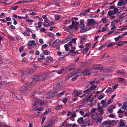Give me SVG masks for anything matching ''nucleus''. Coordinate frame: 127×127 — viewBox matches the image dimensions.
<instances>
[{
  "label": "nucleus",
  "instance_id": "obj_1",
  "mask_svg": "<svg viewBox=\"0 0 127 127\" xmlns=\"http://www.w3.org/2000/svg\"><path fill=\"white\" fill-rule=\"evenodd\" d=\"M77 122L79 123H84L87 122L88 124L90 125H92L94 124V122L93 121L91 120H83V118L82 117H80L78 119Z\"/></svg>",
  "mask_w": 127,
  "mask_h": 127
},
{
  "label": "nucleus",
  "instance_id": "obj_2",
  "mask_svg": "<svg viewBox=\"0 0 127 127\" xmlns=\"http://www.w3.org/2000/svg\"><path fill=\"white\" fill-rule=\"evenodd\" d=\"M35 101L34 103L33 104V107L37 105L38 103H39L41 105H42L45 103V102L44 100H41V99H39L38 98H35Z\"/></svg>",
  "mask_w": 127,
  "mask_h": 127
},
{
  "label": "nucleus",
  "instance_id": "obj_3",
  "mask_svg": "<svg viewBox=\"0 0 127 127\" xmlns=\"http://www.w3.org/2000/svg\"><path fill=\"white\" fill-rule=\"evenodd\" d=\"M97 87V86H95L94 84H93L89 88L84 90L83 91V92L84 93H86L87 94H89L91 92L92 90H95Z\"/></svg>",
  "mask_w": 127,
  "mask_h": 127
},
{
  "label": "nucleus",
  "instance_id": "obj_4",
  "mask_svg": "<svg viewBox=\"0 0 127 127\" xmlns=\"http://www.w3.org/2000/svg\"><path fill=\"white\" fill-rule=\"evenodd\" d=\"M30 86L29 85V84L28 83L25 85L23 86L22 88V90L20 91L21 93H23L24 92L30 88Z\"/></svg>",
  "mask_w": 127,
  "mask_h": 127
},
{
  "label": "nucleus",
  "instance_id": "obj_5",
  "mask_svg": "<svg viewBox=\"0 0 127 127\" xmlns=\"http://www.w3.org/2000/svg\"><path fill=\"white\" fill-rule=\"evenodd\" d=\"M105 122L108 126H113L116 124V121L115 120H110Z\"/></svg>",
  "mask_w": 127,
  "mask_h": 127
},
{
  "label": "nucleus",
  "instance_id": "obj_6",
  "mask_svg": "<svg viewBox=\"0 0 127 127\" xmlns=\"http://www.w3.org/2000/svg\"><path fill=\"white\" fill-rule=\"evenodd\" d=\"M42 78V76L40 74H37L36 76H34L33 77L34 81L36 82L39 80H40Z\"/></svg>",
  "mask_w": 127,
  "mask_h": 127
},
{
  "label": "nucleus",
  "instance_id": "obj_7",
  "mask_svg": "<svg viewBox=\"0 0 127 127\" xmlns=\"http://www.w3.org/2000/svg\"><path fill=\"white\" fill-rule=\"evenodd\" d=\"M76 67L75 64H72L71 65L68 66H67V69L69 71H71L72 70H74L75 69Z\"/></svg>",
  "mask_w": 127,
  "mask_h": 127
},
{
  "label": "nucleus",
  "instance_id": "obj_8",
  "mask_svg": "<svg viewBox=\"0 0 127 127\" xmlns=\"http://www.w3.org/2000/svg\"><path fill=\"white\" fill-rule=\"evenodd\" d=\"M26 72L23 71H22L21 74L22 75L21 76L22 79L24 80L27 77V75L26 74Z\"/></svg>",
  "mask_w": 127,
  "mask_h": 127
},
{
  "label": "nucleus",
  "instance_id": "obj_9",
  "mask_svg": "<svg viewBox=\"0 0 127 127\" xmlns=\"http://www.w3.org/2000/svg\"><path fill=\"white\" fill-rule=\"evenodd\" d=\"M87 25L91 26L92 24L94 23L95 22L94 20L93 19H88L87 20Z\"/></svg>",
  "mask_w": 127,
  "mask_h": 127
},
{
  "label": "nucleus",
  "instance_id": "obj_10",
  "mask_svg": "<svg viewBox=\"0 0 127 127\" xmlns=\"http://www.w3.org/2000/svg\"><path fill=\"white\" fill-rule=\"evenodd\" d=\"M60 41L59 39L56 40L53 43L52 46L53 47H57L59 44Z\"/></svg>",
  "mask_w": 127,
  "mask_h": 127
},
{
  "label": "nucleus",
  "instance_id": "obj_11",
  "mask_svg": "<svg viewBox=\"0 0 127 127\" xmlns=\"http://www.w3.org/2000/svg\"><path fill=\"white\" fill-rule=\"evenodd\" d=\"M101 104H102V106L103 107H107L109 104L108 103L105 101V100H103L101 101Z\"/></svg>",
  "mask_w": 127,
  "mask_h": 127
},
{
  "label": "nucleus",
  "instance_id": "obj_12",
  "mask_svg": "<svg viewBox=\"0 0 127 127\" xmlns=\"http://www.w3.org/2000/svg\"><path fill=\"white\" fill-rule=\"evenodd\" d=\"M123 9H121L119 10H118V9L117 8H115L114 9V13L115 14H117L118 13H120L121 11V10H123Z\"/></svg>",
  "mask_w": 127,
  "mask_h": 127
},
{
  "label": "nucleus",
  "instance_id": "obj_13",
  "mask_svg": "<svg viewBox=\"0 0 127 127\" xmlns=\"http://www.w3.org/2000/svg\"><path fill=\"white\" fill-rule=\"evenodd\" d=\"M91 117L94 120H96L97 116V113H92Z\"/></svg>",
  "mask_w": 127,
  "mask_h": 127
},
{
  "label": "nucleus",
  "instance_id": "obj_14",
  "mask_svg": "<svg viewBox=\"0 0 127 127\" xmlns=\"http://www.w3.org/2000/svg\"><path fill=\"white\" fill-rule=\"evenodd\" d=\"M83 73V74L84 76L87 75H90L91 74V73L89 72L88 70H86L82 72Z\"/></svg>",
  "mask_w": 127,
  "mask_h": 127
},
{
  "label": "nucleus",
  "instance_id": "obj_15",
  "mask_svg": "<svg viewBox=\"0 0 127 127\" xmlns=\"http://www.w3.org/2000/svg\"><path fill=\"white\" fill-rule=\"evenodd\" d=\"M61 87L62 88L61 86L55 84L53 86V89L54 90H57L59 88H60Z\"/></svg>",
  "mask_w": 127,
  "mask_h": 127
},
{
  "label": "nucleus",
  "instance_id": "obj_16",
  "mask_svg": "<svg viewBox=\"0 0 127 127\" xmlns=\"http://www.w3.org/2000/svg\"><path fill=\"white\" fill-rule=\"evenodd\" d=\"M15 96L18 100H21L23 99L22 97L20 95L18 94L16 95Z\"/></svg>",
  "mask_w": 127,
  "mask_h": 127
},
{
  "label": "nucleus",
  "instance_id": "obj_17",
  "mask_svg": "<svg viewBox=\"0 0 127 127\" xmlns=\"http://www.w3.org/2000/svg\"><path fill=\"white\" fill-rule=\"evenodd\" d=\"M102 107H103L102 106V107H100L97 108L98 111L101 113H102L103 112V109Z\"/></svg>",
  "mask_w": 127,
  "mask_h": 127
},
{
  "label": "nucleus",
  "instance_id": "obj_18",
  "mask_svg": "<svg viewBox=\"0 0 127 127\" xmlns=\"http://www.w3.org/2000/svg\"><path fill=\"white\" fill-rule=\"evenodd\" d=\"M73 94H75V96H77L80 95L81 93L80 92H78V91L76 90L74 91L73 93Z\"/></svg>",
  "mask_w": 127,
  "mask_h": 127
},
{
  "label": "nucleus",
  "instance_id": "obj_19",
  "mask_svg": "<svg viewBox=\"0 0 127 127\" xmlns=\"http://www.w3.org/2000/svg\"><path fill=\"white\" fill-rule=\"evenodd\" d=\"M112 92V88L110 87H109L105 92V93H108L109 92Z\"/></svg>",
  "mask_w": 127,
  "mask_h": 127
},
{
  "label": "nucleus",
  "instance_id": "obj_20",
  "mask_svg": "<svg viewBox=\"0 0 127 127\" xmlns=\"http://www.w3.org/2000/svg\"><path fill=\"white\" fill-rule=\"evenodd\" d=\"M120 127H124L125 126V124L124 122L122 120L120 121Z\"/></svg>",
  "mask_w": 127,
  "mask_h": 127
},
{
  "label": "nucleus",
  "instance_id": "obj_21",
  "mask_svg": "<svg viewBox=\"0 0 127 127\" xmlns=\"http://www.w3.org/2000/svg\"><path fill=\"white\" fill-rule=\"evenodd\" d=\"M115 14L114 13L113 11L111 10L109 11L108 13V14L109 16L115 15Z\"/></svg>",
  "mask_w": 127,
  "mask_h": 127
},
{
  "label": "nucleus",
  "instance_id": "obj_22",
  "mask_svg": "<svg viewBox=\"0 0 127 127\" xmlns=\"http://www.w3.org/2000/svg\"><path fill=\"white\" fill-rule=\"evenodd\" d=\"M123 0H120L119 1L117 4V5L118 6L123 5Z\"/></svg>",
  "mask_w": 127,
  "mask_h": 127
},
{
  "label": "nucleus",
  "instance_id": "obj_23",
  "mask_svg": "<svg viewBox=\"0 0 127 127\" xmlns=\"http://www.w3.org/2000/svg\"><path fill=\"white\" fill-rule=\"evenodd\" d=\"M51 111V109L50 108H48L46 109L43 113V115H45L47 114V113H49Z\"/></svg>",
  "mask_w": 127,
  "mask_h": 127
},
{
  "label": "nucleus",
  "instance_id": "obj_24",
  "mask_svg": "<svg viewBox=\"0 0 127 127\" xmlns=\"http://www.w3.org/2000/svg\"><path fill=\"white\" fill-rule=\"evenodd\" d=\"M102 21H103V23H105L108 21V20L105 17H104L102 18Z\"/></svg>",
  "mask_w": 127,
  "mask_h": 127
},
{
  "label": "nucleus",
  "instance_id": "obj_25",
  "mask_svg": "<svg viewBox=\"0 0 127 127\" xmlns=\"http://www.w3.org/2000/svg\"><path fill=\"white\" fill-rule=\"evenodd\" d=\"M62 106L61 105H58L55 107V109L56 110H59L61 109L62 107Z\"/></svg>",
  "mask_w": 127,
  "mask_h": 127
},
{
  "label": "nucleus",
  "instance_id": "obj_26",
  "mask_svg": "<svg viewBox=\"0 0 127 127\" xmlns=\"http://www.w3.org/2000/svg\"><path fill=\"white\" fill-rule=\"evenodd\" d=\"M23 34L25 36L26 35L29 36L30 35V34L29 33V32L27 30H26L23 33Z\"/></svg>",
  "mask_w": 127,
  "mask_h": 127
},
{
  "label": "nucleus",
  "instance_id": "obj_27",
  "mask_svg": "<svg viewBox=\"0 0 127 127\" xmlns=\"http://www.w3.org/2000/svg\"><path fill=\"white\" fill-rule=\"evenodd\" d=\"M125 79L123 78L119 77L118 78V80L119 82H122L125 80Z\"/></svg>",
  "mask_w": 127,
  "mask_h": 127
},
{
  "label": "nucleus",
  "instance_id": "obj_28",
  "mask_svg": "<svg viewBox=\"0 0 127 127\" xmlns=\"http://www.w3.org/2000/svg\"><path fill=\"white\" fill-rule=\"evenodd\" d=\"M53 125V123L51 122L49 123L48 124L46 125L44 127H51Z\"/></svg>",
  "mask_w": 127,
  "mask_h": 127
},
{
  "label": "nucleus",
  "instance_id": "obj_29",
  "mask_svg": "<svg viewBox=\"0 0 127 127\" xmlns=\"http://www.w3.org/2000/svg\"><path fill=\"white\" fill-rule=\"evenodd\" d=\"M43 53L44 55H49L50 53V52L48 50H46L44 51Z\"/></svg>",
  "mask_w": 127,
  "mask_h": 127
},
{
  "label": "nucleus",
  "instance_id": "obj_30",
  "mask_svg": "<svg viewBox=\"0 0 127 127\" xmlns=\"http://www.w3.org/2000/svg\"><path fill=\"white\" fill-rule=\"evenodd\" d=\"M32 11V9H24L23 10H22V11H23V12L25 13L27 12H28V11Z\"/></svg>",
  "mask_w": 127,
  "mask_h": 127
},
{
  "label": "nucleus",
  "instance_id": "obj_31",
  "mask_svg": "<svg viewBox=\"0 0 127 127\" xmlns=\"http://www.w3.org/2000/svg\"><path fill=\"white\" fill-rule=\"evenodd\" d=\"M65 56H66L65 55H62L61 57L59 58L58 60V61H61Z\"/></svg>",
  "mask_w": 127,
  "mask_h": 127
},
{
  "label": "nucleus",
  "instance_id": "obj_32",
  "mask_svg": "<svg viewBox=\"0 0 127 127\" xmlns=\"http://www.w3.org/2000/svg\"><path fill=\"white\" fill-rule=\"evenodd\" d=\"M80 25L81 26L80 27V28L81 29H83L84 28V23L83 22H80Z\"/></svg>",
  "mask_w": 127,
  "mask_h": 127
},
{
  "label": "nucleus",
  "instance_id": "obj_33",
  "mask_svg": "<svg viewBox=\"0 0 127 127\" xmlns=\"http://www.w3.org/2000/svg\"><path fill=\"white\" fill-rule=\"evenodd\" d=\"M46 58H47V60L50 62V61H53V59L52 57L50 56H47Z\"/></svg>",
  "mask_w": 127,
  "mask_h": 127
},
{
  "label": "nucleus",
  "instance_id": "obj_34",
  "mask_svg": "<svg viewBox=\"0 0 127 127\" xmlns=\"http://www.w3.org/2000/svg\"><path fill=\"white\" fill-rule=\"evenodd\" d=\"M116 72L122 75L124 74V71L121 70H118L116 71Z\"/></svg>",
  "mask_w": 127,
  "mask_h": 127
},
{
  "label": "nucleus",
  "instance_id": "obj_35",
  "mask_svg": "<svg viewBox=\"0 0 127 127\" xmlns=\"http://www.w3.org/2000/svg\"><path fill=\"white\" fill-rule=\"evenodd\" d=\"M25 72H26V74L28 75L30 74L31 72V70L30 69H28L27 70H26V71H25Z\"/></svg>",
  "mask_w": 127,
  "mask_h": 127
},
{
  "label": "nucleus",
  "instance_id": "obj_36",
  "mask_svg": "<svg viewBox=\"0 0 127 127\" xmlns=\"http://www.w3.org/2000/svg\"><path fill=\"white\" fill-rule=\"evenodd\" d=\"M72 74L71 73L67 75V76L65 78V79L66 80H68L72 76Z\"/></svg>",
  "mask_w": 127,
  "mask_h": 127
},
{
  "label": "nucleus",
  "instance_id": "obj_37",
  "mask_svg": "<svg viewBox=\"0 0 127 127\" xmlns=\"http://www.w3.org/2000/svg\"><path fill=\"white\" fill-rule=\"evenodd\" d=\"M106 123L105 121L103 122L102 124V126L101 127H107L108 126Z\"/></svg>",
  "mask_w": 127,
  "mask_h": 127
},
{
  "label": "nucleus",
  "instance_id": "obj_38",
  "mask_svg": "<svg viewBox=\"0 0 127 127\" xmlns=\"http://www.w3.org/2000/svg\"><path fill=\"white\" fill-rule=\"evenodd\" d=\"M36 83L34 81V80H33V81H32V82H31V83H30V84L29 83V85H34Z\"/></svg>",
  "mask_w": 127,
  "mask_h": 127
},
{
  "label": "nucleus",
  "instance_id": "obj_39",
  "mask_svg": "<svg viewBox=\"0 0 127 127\" xmlns=\"http://www.w3.org/2000/svg\"><path fill=\"white\" fill-rule=\"evenodd\" d=\"M64 47L65 51H68L69 50L68 49V46L67 44H65L64 46Z\"/></svg>",
  "mask_w": 127,
  "mask_h": 127
},
{
  "label": "nucleus",
  "instance_id": "obj_40",
  "mask_svg": "<svg viewBox=\"0 0 127 127\" xmlns=\"http://www.w3.org/2000/svg\"><path fill=\"white\" fill-rule=\"evenodd\" d=\"M50 63V62L48 60H46V61L43 63V64L45 65H48Z\"/></svg>",
  "mask_w": 127,
  "mask_h": 127
},
{
  "label": "nucleus",
  "instance_id": "obj_41",
  "mask_svg": "<svg viewBox=\"0 0 127 127\" xmlns=\"http://www.w3.org/2000/svg\"><path fill=\"white\" fill-rule=\"evenodd\" d=\"M69 52L71 53L76 54V52L75 51V50L74 49H71L70 50Z\"/></svg>",
  "mask_w": 127,
  "mask_h": 127
},
{
  "label": "nucleus",
  "instance_id": "obj_42",
  "mask_svg": "<svg viewBox=\"0 0 127 127\" xmlns=\"http://www.w3.org/2000/svg\"><path fill=\"white\" fill-rule=\"evenodd\" d=\"M65 91H63L62 92L59 93L58 94V96L59 97H61V96L64 94Z\"/></svg>",
  "mask_w": 127,
  "mask_h": 127
},
{
  "label": "nucleus",
  "instance_id": "obj_43",
  "mask_svg": "<svg viewBox=\"0 0 127 127\" xmlns=\"http://www.w3.org/2000/svg\"><path fill=\"white\" fill-rule=\"evenodd\" d=\"M42 22L40 21L38 22V27L39 28H40L42 26Z\"/></svg>",
  "mask_w": 127,
  "mask_h": 127
},
{
  "label": "nucleus",
  "instance_id": "obj_44",
  "mask_svg": "<svg viewBox=\"0 0 127 127\" xmlns=\"http://www.w3.org/2000/svg\"><path fill=\"white\" fill-rule=\"evenodd\" d=\"M83 29L84 32H86V31H88L90 29V28H85L84 27V28Z\"/></svg>",
  "mask_w": 127,
  "mask_h": 127
},
{
  "label": "nucleus",
  "instance_id": "obj_45",
  "mask_svg": "<svg viewBox=\"0 0 127 127\" xmlns=\"http://www.w3.org/2000/svg\"><path fill=\"white\" fill-rule=\"evenodd\" d=\"M60 16L59 15H57L55 16V19L56 20H58L60 18Z\"/></svg>",
  "mask_w": 127,
  "mask_h": 127
},
{
  "label": "nucleus",
  "instance_id": "obj_46",
  "mask_svg": "<svg viewBox=\"0 0 127 127\" xmlns=\"http://www.w3.org/2000/svg\"><path fill=\"white\" fill-rule=\"evenodd\" d=\"M114 45H115L114 44V43L112 42L108 45L107 46V47H109L111 46H113Z\"/></svg>",
  "mask_w": 127,
  "mask_h": 127
},
{
  "label": "nucleus",
  "instance_id": "obj_47",
  "mask_svg": "<svg viewBox=\"0 0 127 127\" xmlns=\"http://www.w3.org/2000/svg\"><path fill=\"white\" fill-rule=\"evenodd\" d=\"M49 23L48 22H44L43 25L45 27H47L49 26Z\"/></svg>",
  "mask_w": 127,
  "mask_h": 127
},
{
  "label": "nucleus",
  "instance_id": "obj_48",
  "mask_svg": "<svg viewBox=\"0 0 127 127\" xmlns=\"http://www.w3.org/2000/svg\"><path fill=\"white\" fill-rule=\"evenodd\" d=\"M76 113H74L73 114H72V115L71 116L70 118H74L75 117H76Z\"/></svg>",
  "mask_w": 127,
  "mask_h": 127
},
{
  "label": "nucleus",
  "instance_id": "obj_49",
  "mask_svg": "<svg viewBox=\"0 0 127 127\" xmlns=\"http://www.w3.org/2000/svg\"><path fill=\"white\" fill-rule=\"evenodd\" d=\"M19 7L18 6H16L13 7H12L11 8V9H12L14 10H15L17 8H18Z\"/></svg>",
  "mask_w": 127,
  "mask_h": 127
},
{
  "label": "nucleus",
  "instance_id": "obj_50",
  "mask_svg": "<svg viewBox=\"0 0 127 127\" xmlns=\"http://www.w3.org/2000/svg\"><path fill=\"white\" fill-rule=\"evenodd\" d=\"M75 22L76 23V25H75V27H74V28L75 29L77 30H78V27L77 26V25H78V23L77 22Z\"/></svg>",
  "mask_w": 127,
  "mask_h": 127
},
{
  "label": "nucleus",
  "instance_id": "obj_51",
  "mask_svg": "<svg viewBox=\"0 0 127 127\" xmlns=\"http://www.w3.org/2000/svg\"><path fill=\"white\" fill-rule=\"evenodd\" d=\"M71 38V36H70L67 37L65 39L66 41L67 42L69 41Z\"/></svg>",
  "mask_w": 127,
  "mask_h": 127
},
{
  "label": "nucleus",
  "instance_id": "obj_52",
  "mask_svg": "<svg viewBox=\"0 0 127 127\" xmlns=\"http://www.w3.org/2000/svg\"><path fill=\"white\" fill-rule=\"evenodd\" d=\"M67 98L66 97L64 98L63 99V102L64 104L67 101Z\"/></svg>",
  "mask_w": 127,
  "mask_h": 127
},
{
  "label": "nucleus",
  "instance_id": "obj_53",
  "mask_svg": "<svg viewBox=\"0 0 127 127\" xmlns=\"http://www.w3.org/2000/svg\"><path fill=\"white\" fill-rule=\"evenodd\" d=\"M78 76L79 75H77L74 77L72 79V81H75L76 80Z\"/></svg>",
  "mask_w": 127,
  "mask_h": 127
},
{
  "label": "nucleus",
  "instance_id": "obj_54",
  "mask_svg": "<svg viewBox=\"0 0 127 127\" xmlns=\"http://www.w3.org/2000/svg\"><path fill=\"white\" fill-rule=\"evenodd\" d=\"M76 40L77 39L76 38H74L72 39L71 41L72 42L75 43Z\"/></svg>",
  "mask_w": 127,
  "mask_h": 127
},
{
  "label": "nucleus",
  "instance_id": "obj_55",
  "mask_svg": "<svg viewBox=\"0 0 127 127\" xmlns=\"http://www.w3.org/2000/svg\"><path fill=\"white\" fill-rule=\"evenodd\" d=\"M123 41H121L119 42H118V43L117 44V46H121L123 45V44L122 43H121L122 42H123Z\"/></svg>",
  "mask_w": 127,
  "mask_h": 127
},
{
  "label": "nucleus",
  "instance_id": "obj_56",
  "mask_svg": "<svg viewBox=\"0 0 127 127\" xmlns=\"http://www.w3.org/2000/svg\"><path fill=\"white\" fill-rule=\"evenodd\" d=\"M97 110V109L96 108H93L92 110L91 113H94Z\"/></svg>",
  "mask_w": 127,
  "mask_h": 127
},
{
  "label": "nucleus",
  "instance_id": "obj_57",
  "mask_svg": "<svg viewBox=\"0 0 127 127\" xmlns=\"http://www.w3.org/2000/svg\"><path fill=\"white\" fill-rule=\"evenodd\" d=\"M124 112V111H123L121 109H120L118 111L117 113H119L120 114V113H123Z\"/></svg>",
  "mask_w": 127,
  "mask_h": 127
},
{
  "label": "nucleus",
  "instance_id": "obj_58",
  "mask_svg": "<svg viewBox=\"0 0 127 127\" xmlns=\"http://www.w3.org/2000/svg\"><path fill=\"white\" fill-rule=\"evenodd\" d=\"M96 69L101 71L103 69V68L102 67H96Z\"/></svg>",
  "mask_w": 127,
  "mask_h": 127
},
{
  "label": "nucleus",
  "instance_id": "obj_59",
  "mask_svg": "<svg viewBox=\"0 0 127 127\" xmlns=\"http://www.w3.org/2000/svg\"><path fill=\"white\" fill-rule=\"evenodd\" d=\"M26 21L28 22H30L31 23H32L33 22H34V21L33 20H31V19H28L27 20H26Z\"/></svg>",
  "mask_w": 127,
  "mask_h": 127
},
{
  "label": "nucleus",
  "instance_id": "obj_60",
  "mask_svg": "<svg viewBox=\"0 0 127 127\" xmlns=\"http://www.w3.org/2000/svg\"><path fill=\"white\" fill-rule=\"evenodd\" d=\"M102 118H99L97 119V122L101 123L102 120Z\"/></svg>",
  "mask_w": 127,
  "mask_h": 127
},
{
  "label": "nucleus",
  "instance_id": "obj_61",
  "mask_svg": "<svg viewBox=\"0 0 127 127\" xmlns=\"http://www.w3.org/2000/svg\"><path fill=\"white\" fill-rule=\"evenodd\" d=\"M113 101V100L112 99H109L108 101V104H109L111 103V102H112Z\"/></svg>",
  "mask_w": 127,
  "mask_h": 127
},
{
  "label": "nucleus",
  "instance_id": "obj_62",
  "mask_svg": "<svg viewBox=\"0 0 127 127\" xmlns=\"http://www.w3.org/2000/svg\"><path fill=\"white\" fill-rule=\"evenodd\" d=\"M24 48V47L23 46H22L20 47L19 49V51L20 52H21L23 50Z\"/></svg>",
  "mask_w": 127,
  "mask_h": 127
},
{
  "label": "nucleus",
  "instance_id": "obj_63",
  "mask_svg": "<svg viewBox=\"0 0 127 127\" xmlns=\"http://www.w3.org/2000/svg\"><path fill=\"white\" fill-rule=\"evenodd\" d=\"M124 112L126 116H127V108L125 109L124 111Z\"/></svg>",
  "mask_w": 127,
  "mask_h": 127
},
{
  "label": "nucleus",
  "instance_id": "obj_64",
  "mask_svg": "<svg viewBox=\"0 0 127 127\" xmlns=\"http://www.w3.org/2000/svg\"><path fill=\"white\" fill-rule=\"evenodd\" d=\"M40 56L41 57V58H42V59H43V60L45 59L44 56L42 54L40 55Z\"/></svg>",
  "mask_w": 127,
  "mask_h": 127
}]
</instances>
